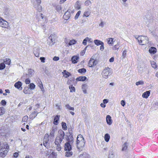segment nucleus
Masks as SVG:
<instances>
[{
    "instance_id": "51",
    "label": "nucleus",
    "mask_w": 158,
    "mask_h": 158,
    "mask_svg": "<svg viewBox=\"0 0 158 158\" xmlns=\"http://www.w3.org/2000/svg\"><path fill=\"white\" fill-rule=\"evenodd\" d=\"M28 119V117L27 116H25L23 117L22 119V121L24 122H26L27 121Z\"/></svg>"
},
{
    "instance_id": "35",
    "label": "nucleus",
    "mask_w": 158,
    "mask_h": 158,
    "mask_svg": "<svg viewBox=\"0 0 158 158\" xmlns=\"http://www.w3.org/2000/svg\"><path fill=\"white\" fill-rule=\"evenodd\" d=\"M86 87L87 85L86 84H83L82 86V89L83 92L85 94L87 93V91L86 89Z\"/></svg>"
},
{
    "instance_id": "61",
    "label": "nucleus",
    "mask_w": 158,
    "mask_h": 158,
    "mask_svg": "<svg viewBox=\"0 0 158 158\" xmlns=\"http://www.w3.org/2000/svg\"><path fill=\"white\" fill-rule=\"evenodd\" d=\"M104 23L102 21L99 24V26L101 27L102 28L104 27Z\"/></svg>"
},
{
    "instance_id": "27",
    "label": "nucleus",
    "mask_w": 158,
    "mask_h": 158,
    "mask_svg": "<svg viewBox=\"0 0 158 158\" xmlns=\"http://www.w3.org/2000/svg\"><path fill=\"white\" fill-rule=\"evenodd\" d=\"M73 154V152L72 151H66L65 153V156L67 157H69L72 156Z\"/></svg>"
},
{
    "instance_id": "57",
    "label": "nucleus",
    "mask_w": 158,
    "mask_h": 158,
    "mask_svg": "<svg viewBox=\"0 0 158 158\" xmlns=\"http://www.w3.org/2000/svg\"><path fill=\"white\" fill-rule=\"evenodd\" d=\"M40 60H41V62L43 63L45 62V58L44 57H40Z\"/></svg>"
},
{
    "instance_id": "24",
    "label": "nucleus",
    "mask_w": 158,
    "mask_h": 158,
    "mask_svg": "<svg viewBox=\"0 0 158 158\" xmlns=\"http://www.w3.org/2000/svg\"><path fill=\"white\" fill-rule=\"evenodd\" d=\"M56 130L57 129L56 127H52L50 133V135L51 137H54L55 132Z\"/></svg>"
},
{
    "instance_id": "32",
    "label": "nucleus",
    "mask_w": 158,
    "mask_h": 158,
    "mask_svg": "<svg viewBox=\"0 0 158 158\" xmlns=\"http://www.w3.org/2000/svg\"><path fill=\"white\" fill-rule=\"evenodd\" d=\"M110 139V135L108 134H106L104 136V139L106 142H108Z\"/></svg>"
},
{
    "instance_id": "38",
    "label": "nucleus",
    "mask_w": 158,
    "mask_h": 158,
    "mask_svg": "<svg viewBox=\"0 0 158 158\" xmlns=\"http://www.w3.org/2000/svg\"><path fill=\"white\" fill-rule=\"evenodd\" d=\"M69 88L70 89V92H75V89L74 87L72 85H70L69 86Z\"/></svg>"
},
{
    "instance_id": "39",
    "label": "nucleus",
    "mask_w": 158,
    "mask_h": 158,
    "mask_svg": "<svg viewBox=\"0 0 158 158\" xmlns=\"http://www.w3.org/2000/svg\"><path fill=\"white\" fill-rule=\"evenodd\" d=\"M4 62L6 64L9 65L10 63V60L9 58H6L4 60Z\"/></svg>"
},
{
    "instance_id": "37",
    "label": "nucleus",
    "mask_w": 158,
    "mask_h": 158,
    "mask_svg": "<svg viewBox=\"0 0 158 158\" xmlns=\"http://www.w3.org/2000/svg\"><path fill=\"white\" fill-rule=\"evenodd\" d=\"M127 144L128 143L127 142H126L124 143L123 145V148L122 149L123 151L126 150L127 149Z\"/></svg>"
},
{
    "instance_id": "8",
    "label": "nucleus",
    "mask_w": 158,
    "mask_h": 158,
    "mask_svg": "<svg viewBox=\"0 0 158 158\" xmlns=\"http://www.w3.org/2000/svg\"><path fill=\"white\" fill-rule=\"evenodd\" d=\"M71 144L70 143L67 142L64 144V150L65 151H71L72 149Z\"/></svg>"
},
{
    "instance_id": "64",
    "label": "nucleus",
    "mask_w": 158,
    "mask_h": 158,
    "mask_svg": "<svg viewBox=\"0 0 158 158\" xmlns=\"http://www.w3.org/2000/svg\"><path fill=\"white\" fill-rule=\"evenodd\" d=\"M85 53V50H83L82 51H81V52L80 55L81 56H83L84 55Z\"/></svg>"
},
{
    "instance_id": "52",
    "label": "nucleus",
    "mask_w": 158,
    "mask_h": 158,
    "mask_svg": "<svg viewBox=\"0 0 158 158\" xmlns=\"http://www.w3.org/2000/svg\"><path fill=\"white\" fill-rule=\"evenodd\" d=\"M104 49V43H102L101 45L100 49L101 51H103Z\"/></svg>"
},
{
    "instance_id": "12",
    "label": "nucleus",
    "mask_w": 158,
    "mask_h": 158,
    "mask_svg": "<svg viewBox=\"0 0 158 158\" xmlns=\"http://www.w3.org/2000/svg\"><path fill=\"white\" fill-rule=\"evenodd\" d=\"M33 53L35 56L38 57L40 55V48H39L35 47L33 49Z\"/></svg>"
},
{
    "instance_id": "22",
    "label": "nucleus",
    "mask_w": 158,
    "mask_h": 158,
    "mask_svg": "<svg viewBox=\"0 0 158 158\" xmlns=\"http://www.w3.org/2000/svg\"><path fill=\"white\" fill-rule=\"evenodd\" d=\"M38 113L37 111H34L29 116V118L30 119H33L35 117Z\"/></svg>"
},
{
    "instance_id": "19",
    "label": "nucleus",
    "mask_w": 158,
    "mask_h": 158,
    "mask_svg": "<svg viewBox=\"0 0 158 158\" xmlns=\"http://www.w3.org/2000/svg\"><path fill=\"white\" fill-rule=\"evenodd\" d=\"M79 57L77 56H73L71 58L72 62L73 64H75L77 63V60L79 59Z\"/></svg>"
},
{
    "instance_id": "33",
    "label": "nucleus",
    "mask_w": 158,
    "mask_h": 158,
    "mask_svg": "<svg viewBox=\"0 0 158 158\" xmlns=\"http://www.w3.org/2000/svg\"><path fill=\"white\" fill-rule=\"evenodd\" d=\"M74 6L77 9H81V5L80 4L79 2L77 1L74 5Z\"/></svg>"
},
{
    "instance_id": "41",
    "label": "nucleus",
    "mask_w": 158,
    "mask_h": 158,
    "mask_svg": "<svg viewBox=\"0 0 158 158\" xmlns=\"http://www.w3.org/2000/svg\"><path fill=\"white\" fill-rule=\"evenodd\" d=\"M119 48V44L118 43L116 44L112 48L113 50H118Z\"/></svg>"
},
{
    "instance_id": "59",
    "label": "nucleus",
    "mask_w": 158,
    "mask_h": 158,
    "mask_svg": "<svg viewBox=\"0 0 158 158\" xmlns=\"http://www.w3.org/2000/svg\"><path fill=\"white\" fill-rule=\"evenodd\" d=\"M1 104L2 105L4 106L6 104V102L5 100H2L1 102Z\"/></svg>"
},
{
    "instance_id": "18",
    "label": "nucleus",
    "mask_w": 158,
    "mask_h": 158,
    "mask_svg": "<svg viewBox=\"0 0 158 158\" xmlns=\"http://www.w3.org/2000/svg\"><path fill=\"white\" fill-rule=\"evenodd\" d=\"M54 143L56 145V149L58 151H60L61 149V147L60 145V144L61 143V142H59L58 141L57 143H56V140H55Z\"/></svg>"
},
{
    "instance_id": "10",
    "label": "nucleus",
    "mask_w": 158,
    "mask_h": 158,
    "mask_svg": "<svg viewBox=\"0 0 158 158\" xmlns=\"http://www.w3.org/2000/svg\"><path fill=\"white\" fill-rule=\"evenodd\" d=\"M97 63V61L96 60H95L91 58L89 61L88 64L89 67H92L95 66Z\"/></svg>"
},
{
    "instance_id": "58",
    "label": "nucleus",
    "mask_w": 158,
    "mask_h": 158,
    "mask_svg": "<svg viewBox=\"0 0 158 158\" xmlns=\"http://www.w3.org/2000/svg\"><path fill=\"white\" fill-rule=\"evenodd\" d=\"M152 67L154 69H156V65L155 63L154 62L152 63Z\"/></svg>"
},
{
    "instance_id": "54",
    "label": "nucleus",
    "mask_w": 158,
    "mask_h": 158,
    "mask_svg": "<svg viewBox=\"0 0 158 158\" xmlns=\"http://www.w3.org/2000/svg\"><path fill=\"white\" fill-rule=\"evenodd\" d=\"M126 52H127V51L126 50H124L123 52V54H122V57H123V59L126 56Z\"/></svg>"
},
{
    "instance_id": "47",
    "label": "nucleus",
    "mask_w": 158,
    "mask_h": 158,
    "mask_svg": "<svg viewBox=\"0 0 158 158\" xmlns=\"http://www.w3.org/2000/svg\"><path fill=\"white\" fill-rule=\"evenodd\" d=\"M144 84V82L142 81H139L137 82L135 84L136 85H143Z\"/></svg>"
},
{
    "instance_id": "40",
    "label": "nucleus",
    "mask_w": 158,
    "mask_h": 158,
    "mask_svg": "<svg viewBox=\"0 0 158 158\" xmlns=\"http://www.w3.org/2000/svg\"><path fill=\"white\" fill-rule=\"evenodd\" d=\"M78 71L81 73H85L86 72V69L85 68L81 69H78Z\"/></svg>"
},
{
    "instance_id": "46",
    "label": "nucleus",
    "mask_w": 158,
    "mask_h": 158,
    "mask_svg": "<svg viewBox=\"0 0 158 158\" xmlns=\"http://www.w3.org/2000/svg\"><path fill=\"white\" fill-rule=\"evenodd\" d=\"M29 88L31 89H34L35 87V85L33 83H31L29 85Z\"/></svg>"
},
{
    "instance_id": "15",
    "label": "nucleus",
    "mask_w": 158,
    "mask_h": 158,
    "mask_svg": "<svg viewBox=\"0 0 158 158\" xmlns=\"http://www.w3.org/2000/svg\"><path fill=\"white\" fill-rule=\"evenodd\" d=\"M70 16V12L68 10H67L65 13L64 14V15L63 18L64 19L67 20L69 18Z\"/></svg>"
},
{
    "instance_id": "1",
    "label": "nucleus",
    "mask_w": 158,
    "mask_h": 158,
    "mask_svg": "<svg viewBox=\"0 0 158 158\" xmlns=\"http://www.w3.org/2000/svg\"><path fill=\"white\" fill-rule=\"evenodd\" d=\"M138 40L140 44L145 45L149 43L148 39L147 36L141 35L138 38Z\"/></svg>"
},
{
    "instance_id": "28",
    "label": "nucleus",
    "mask_w": 158,
    "mask_h": 158,
    "mask_svg": "<svg viewBox=\"0 0 158 158\" xmlns=\"http://www.w3.org/2000/svg\"><path fill=\"white\" fill-rule=\"evenodd\" d=\"M150 92L149 91H147L144 92L142 94V97L143 98H147L149 96Z\"/></svg>"
},
{
    "instance_id": "53",
    "label": "nucleus",
    "mask_w": 158,
    "mask_h": 158,
    "mask_svg": "<svg viewBox=\"0 0 158 158\" xmlns=\"http://www.w3.org/2000/svg\"><path fill=\"white\" fill-rule=\"evenodd\" d=\"M7 143L6 142H5L1 143V142L0 141V147H1V148L3 147H4L7 145Z\"/></svg>"
},
{
    "instance_id": "30",
    "label": "nucleus",
    "mask_w": 158,
    "mask_h": 158,
    "mask_svg": "<svg viewBox=\"0 0 158 158\" xmlns=\"http://www.w3.org/2000/svg\"><path fill=\"white\" fill-rule=\"evenodd\" d=\"M30 89L27 87H26L24 88L23 90V92L26 94H30Z\"/></svg>"
},
{
    "instance_id": "2",
    "label": "nucleus",
    "mask_w": 158,
    "mask_h": 158,
    "mask_svg": "<svg viewBox=\"0 0 158 158\" xmlns=\"http://www.w3.org/2000/svg\"><path fill=\"white\" fill-rule=\"evenodd\" d=\"M9 147L8 144L3 147H0V157H4L9 151Z\"/></svg>"
},
{
    "instance_id": "11",
    "label": "nucleus",
    "mask_w": 158,
    "mask_h": 158,
    "mask_svg": "<svg viewBox=\"0 0 158 158\" xmlns=\"http://www.w3.org/2000/svg\"><path fill=\"white\" fill-rule=\"evenodd\" d=\"M144 19L146 23H152L153 21L152 18L150 17L148 15H146V16L144 17Z\"/></svg>"
},
{
    "instance_id": "43",
    "label": "nucleus",
    "mask_w": 158,
    "mask_h": 158,
    "mask_svg": "<svg viewBox=\"0 0 158 158\" xmlns=\"http://www.w3.org/2000/svg\"><path fill=\"white\" fill-rule=\"evenodd\" d=\"M61 124L63 129L64 130H67V127L66 123L64 122H62Z\"/></svg>"
},
{
    "instance_id": "60",
    "label": "nucleus",
    "mask_w": 158,
    "mask_h": 158,
    "mask_svg": "<svg viewBox=\"0 0 158 158\" xmlns=\"http://www.w3.org/2000/svg\"><path fill=\"white\" fill-rule=\"evenodd\" d=\"M59 58L58 57L55 56L53 58V60L54 61H57L59 60Z\"/></svg>"
},
{
    "instance_id": "6",
    "label": "nucleus",
    "mask_w": 158,
    "mask_h": 158,
    "mask_svg": "<svg viewBox=\"0 0 158 158\" xmlns=\"http://www.w3.org/2000/svg\"><path fill=\"white\" fill-rule=\"evenodd\" d=\"M85 141H83L81 142H76V144L77 148L79 151H82L84 148Z\"/></svg>"
},
{
    "instance_id": "49",
    "label": "nucleus",
    "mask_w": 158,
    "mask_h": 158,
    "mask_svg": "<svg viewBox=\"0 0 158 158\" xmlns=\"http://www.w3.org/2000/svg\"><path fill=\"white\" fill-rule=\"evenodd\" d=\"M81 11L80 10H79L77 13L76 15H75V19H77L79 16L80 14H81Z\"/></svg>"
},
{
    "instance_id": "36",
    "label": "nucleus",
    "mask_w": 158,
    "mask_h": 158,
    "mask_svg": "<svg viewBox=\"0 0 158 158\" xmlns=\"http://www.w3.org/2000/svg\"><path fill=\"white\" fill-rule=\"evenodd\" d=\"M113 39L110 38L107 39V43L109 44H111V45L113 44Z\"/></svg>"
},
{
    "instance_id": "63",
    "label": "nucleus",
    "mask_w": 158,
    "mask_h": 158,
    "mask_svg": "<svg viewBox=\"0 0 158 158\" xmlns=\"http://www.w3.org/2000/svg\"><path fill=\"white\" fill-rule=\"evenodd\" d=\"M90 3H91L90 2L89 0H87L85 1V5H89Z\"/></svg>"
},
{
    "instance_id": "55",
    "label": "nucleus",
    "mask_w": 158,
    "mask_h": 158,
    "mask_svg": "<svg viewBox=\"0 0 158 158\" xmlns=\"http://www.w3.org/2000/svg\"><path fill=\"white\" fill-rule=\"evenodd\" d=\"M19 155V153L17 152L14 153L13 154V157L14 158H17Z\"/></svg>"
},
{
    "instance_id": "9",
    "label": "nucleus",
    "mask_w": 158,
    "mask_h": 158,
    "mask_svg": "<svg viewBox=\"0 0 158 158\" xmlns=\"http://www.w3.org/2000/svg\"><path fill=\"white\" fill-rule=\"evenodd\" d=\"M66 137V139L67 141H68L67 142H69L71 143V145L73 143V135H65Z\"/></svg>"
},
{
    "instance_id": "26",
    "label": "nucleus",
    "mask_w": 158,
    "mask_h": 158,
    "mask_svg": "<svg viewBox=\"0 0 158 158\" xmlns=\"http://www.w3.org/2000/svg\"><path fill=\"white\" fill-rule=\"evenodd\" d=\"M60 116L57 115L54 118L53 123L54 124L57 125L58 123V121L59 119Z\"/></svg>"
},
{
    "instance_id": "34",
    "label": "nucleus",
    "mask_w": 158,
    "mask_h": 158,
    "mask_svg": "<svg viewBox=\"0 0 158 158\" xmlns=\"http://www.w3.org/2000/svg\"><path fill=\"white\" fill-rule=\"evenodd\" d=\"M5 112V109L4 107H0V116L3 115Z\"/></svg>"
},
{
    "instance_id": "45",
    "label": "nucleus",
    "mask_w": 158,
    "mask_h": 158,
    "mask_svg": "<svg viewBox=\"0 0 158 158\" xmlns=\"http://www.w3.org/2000/svg\"><path fill=\"white\" fill-rule=\"evenodd\" d=\"M5 65L4 63L0 64V70L3 69L5 68Z\"/></svg>"
},
{
    "instance_id": "16",
    "label": "nucleus",
    "mask_w": 158,
    "mask_h": 158,
    "mask_svg": "<svg viewBox=\"0 0 158 158\" xmlns=\"http://www.w3.org/2000/svg\"><path fill=\"white\" fill-rule=\"evenodd\" d=\"M34 71L33 69H29L28 70V73L27 74V77H31L33 75Z\"/></svg>"
},
{
    "instance_id": "50",
    "label": "nucleus",
    "mask_w": 158,
    "mask_h": 158,
    "mask_svg": "<svg viewBox=\"0 0 158 158\" xmlns=\"http://www.w3.org/2000/svg\"><path fill=\"white\" fill-rule=\"evenodd\" d=\"M89 37H86L85 39H84L83 40V41L82 42V44L84 45H86V44H87V40H86L87 39H89Z\"/></svg>"
},
{
    "instance_id": "4",
    "label": "nucleus",
    "mask_w": 158,
    "mask_h": 158,
    "mask_svg": "<svg viewBox=\"0 0 158 158\" xmlns=\"http://www.w3.org/2000/svg\"><path fill=\"white\" fill-rule=\"evenodd\" d=\"M111 69L108 67H106L103 70L102 75L103 77L105 78H107L112 74Z\"/></svg>"
},
{
    "instance_id": "13",
    "label": "nucleus",
    "mask_w": 158,
    "mask_h": 158,
    "mask_svg": "<svg viewBox=\"0 0 158 158\" xmlns=\"http://www.w3.org/2000/svg\"><path fill=\"white\" fill-rule=\"evenodd\" d=\"M56 39L55 34H51L48 37V39L51 41L52 44H53L55 43V41Z\"/></svg>"
},
{
    "instance_id": "17",
    "label": "nucleus",
    "mask_w": 158,
    "mask_h": 158,
    "mask_svg": "<svg viewBox=\"0 0 158 158\" xmlns=\"http://www.w3.org/2000/svg\"><path fill=\"white\" fill-rule=\"evenodd\" d=\"M106 121L107 123L110 125L112 123V121L111 119V117L109 115H107L106 117Z\"/></svg>"
},
{
    "instance_id": "3",
    "label": "nucleus",
    "mask_w": 158,
    "mask_h": 158,
    "mask_svg": "<svg viewBox=\"0 0 158 158\" xmlns=\"http://www.w3.org/2000/svg\"><path fill=\"white\" fill-rule=\"evenodd\" d=\"M65 135L64 131L62 130H60L58 131V134L56 138V143H57L58 141L62 142Z\"/></svg>"
},
{
    "instance_id": "44",
    "label": "nucleus",
    "mask_w": 158,
    "mask_h": 158,
    "mask_svg": "<svg viewBox=\"0 0 158 158\" xmlns=\"http://www.w3.org/2000/svg\"><path fill=\"white\" fill-rule=\"evenodd\" d=\"M65 106L67 109L72 110H74V108L73 107H71L68 104H67L65 105Z\"/></svg>"
},
{
    "instance_id": "25",
    "label": "nucleus",
    "mask_w": 158,
    "mask_h": 158,
    "mask_svg": "<svg viewBox=\"0 0 158 158\" xmlns=\"http://www.w3.org/2000/svg\"><path fill=\"white\" fill-rule=\"evenodd\" d=\"M87 78L85 76H80L76 78V80L78 81H85Z\"/></svg>"
},
{
    "instance_id": "42",
    "label": "nucleus",
    "mask_w": 158,
    "mask_h": 158,
    "mask_svg": "<svg viewBox=\"0 0 158 158\" xmlns=\"http://www.w3.org/2000/svg\"><path fill=\"white\" fill-rule=\"evenodd\" d=\"M76 41L74 40H70L69 43V45L70 46L73 44H76Z\"/></svg>"
},
{
    "instance_id": "62",
    "label": "nucleus",
    "mask_w": 158,
    "mask_h": 158,
    "mask_svg": "<svg viewBox=\"0 0 158 158\" xmlns=\"http://www.w3.org/2000/svg\"><path fill=\"white\" fill-rule=\"evenodd\" d=\"M121 103L122 105L124 106L125 105V102L123 100H122L121 102Z\"/></svg>"
},
{
    "instance_id": "56",
    "label": "nucleus",
    "mask_w": 158,
    "mask_h": 158,
    "mask_svg": "<svg viewBox=\"0 0 158 158\" xmlns=\"http://www.w3.org/2000/svg\"><path fill=\"white\" fill-rule=\"evenodd\" d=\"M25 83L27 84H28L30 83V81L29 79L28 78L26 79L25 80Z\"/></svg>"
},
{
    "instance_id": "7",
    "label": "nucleus",
    "mask_w": 158,
    "mask_h": 158,
    "mask_svg": "<svg viewBox=\"0 0 158 158\" xmlns=\"http://www.w3.org/2000/svg\"><path fill=\"white\" fill-rule=\"evenodd\" d=\"M43 144L46 148H48L49 146V143L48 142L49 141V135L48 134H46L43 139Z\"/></svg>"
},
{
    "instance_id": "20",
    "label": "nucleus",
    "mask_w": 158,
    "mask_h": 158,
    "mask_svg": "<svg viewBox=\"0 0 158 158\" xmlns=\"http://www.w3.org/2000/svg\"><path fill=\"white\" fill-rule=\"evenodd\" d=\"M63 76L65 78H67L71 75V74L66 70H64L62 72Z\"/></svg>"
},
{
    "instance_id": "23",
    "label": "nucleus",
    "mask_w": 158,
    "mask_h": 158,
    "mask_svg": "<svg viewBox=\"0 0 158 158\" xmlns=\"http://www.w3.org/2000/svg\"><path fill=\"white\" fill-rule=\"evenodd\" d=\"M83 141H85L82 135H78L77 137L76 142H81Z\"/></svg>"
},
{
    "instance_id": "14",
    "label": "nucleus",
    "mask_w": 158,
    "mask_h": 158,
    "mask_svg": "<svg viewBox=\"0 0 158 158\" xmlns=\"http://www.w3.org/2000/svg\"><path fill=\"white\" fill-rule=\"evenodd\" d=\"M22 85V83L21 82L19 81L16 83L15 85V87L18 89H19L20 90L22 89V88L21 87Z\"/></svg>"
},
{
    "instance_id": "5",
    "label": "nucleus",
    "mask_w": 158,
    "mask_h": 158,
    "mask_svg": "<svg viewBox=\"0 0 158 158\" xmlns=\"http://www.w3.org/2000/svg\"><path fill=\"white\" fill-rule=\"evenodd\" d=\"M0 26L4 28H8L9 27L8 22L0 17Z\"/></svg>"
},
{
    "instance_id": "21",
    "label": "nucleus",
    "mask_w": 158,
    "mask_h": 158,
    "mask_svg": "<svg viewBox=\"0 0 158 158\" xmlns=\"http://www.w3.org/2000/svg\"><path fill=\"white\" fill-rule=\"evenodd\" d=\"M157 51L156 48L154 47H152L150 48L149 50V53L151 54H154Z\"/></svg>"
},
{
    "instance_id": "29",
    "label": "nucleus",
    "mask_w": 158,
    "mask_h": 158,
    "mask_svg": "<svg viewBox=\"0 0 158 158\" xmlns=\"http://www.w3.org/2000/svg\"><path fill=\"white\" fill-rule=\"evenodd\" d=\"M94 43L97 46H99L101 45L103 42L101 40H94Z\"/></svg>"
},
{
    "instance_id": "31",
    "label": "nucleus",
    "mask_w": 158,
    "mask_h": 158,
    "mask_svg": "<svg viewBox=\"0 0 158 158\" xmlns=\"http://www.w3.org/2000/svg\"><path fill=\"white\" fill-rule=\"evenodd\" d=\"M79 157L80 158H89V155L86 153H83L80 155Z\"/></svg>"
},
{
    "instance_id": "48",
    "label": "nucleus",
    "mask_w": 158,
    "mask_h": 158,
    "mask_svg": "<svg viewBox=\"0 0 158 158\" xmlns=\"http://www.w3.org/2000/svg\"><path fill=\"white\" fill-rule=\"evenodd\" d=\"M90 12H89V11H87L85 12L84 13L83 15L85 17H87L88 16H89V15H90Z\"/></svg>"
}]
</instances>
